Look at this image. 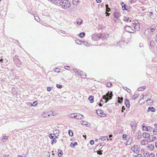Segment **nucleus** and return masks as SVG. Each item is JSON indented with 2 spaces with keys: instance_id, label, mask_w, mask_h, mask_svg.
Returning <instances> with one entry per match:
<instances>
[{
  "instance_id": "nucleus-1",
  "label": "nucleus",
  "mask_w": 157,
  "mask_h": 157,
  "mask_svg": "<svg viewBox=\"0 0 157 157\" xmlns=\"http://www.w3.org/2000/svg\"><path fill=\"white\" fill-rule=\"evenodd\" d=\"M60 6L64 9L69 8L71 6V3L68 0H62L59 2Z\"/></svg>"
},
{
  "instance_id": "nucleus-2",
  "label": "nucleus",
  "mask_w": 157,
  "mask_h": 157,
  "mask_svg": "<svg viewBox=\"0 0 157 157\" xmlns=\"http://www.w3.org/2000/svg\"><path fill=\"white\" fill-rule=\"evenodd\" d=\"M140 147L138 145H135L132 146L131 147V150L136 153H138L139 152Z\"/></svg>"
},
{
  "instance_id": "nucleus-3",
  "label": "nucleus",
  "mask_w": 157,
  "mask_h": 157,
  "mask_svg": "<svg viewBox=\"0 0 157 157\" xmlns=\"http://www.w3.org/2000/svg\"><path fill=\"white\" fill-rule=\"evenodd\" d=\"M14 61L17 67H19L21 64L22 63L19 58L15 57L14 58Z\"/></svg>"
},
{
  "instance_id": "nucleus-4",
  "label": "nucleus",
  "mask_w": 157,
  "mask_h": 157,
  "mask_svg": "<svg viewBox=\"0 0 157 157\" xmlns=\"http://www.w3.org/2000/svg\"><path fill=\"white\" fill-rule=\"evenodd\" d=\"M96 113L100 117H104L106 116V114L103 113V111L101 110L98 109L96 111Z\"/></svg>"
},
{
  "instance_id": "nucleus-5",
  "label": "nucleus",
  "mask_w": 157,
  "mask_h": 157,
  "mask_svg": "<svg viewBox=\"0 0 157 157\" xmlns=\"http://www.w3.org/2000/svg\"><path fill=\"white\" fill-rule=\"evenodd\" d=\"M83 115L79 113L76 114L75 116H74V118L77 119H83Z\"/></svg>"
},
{
  "instance_id": "nucleus-6",
  "label": "nucleus",
  "mask_w": 157,
  "mask_h": 157,
  "mask_svg": "<svg viewBox=\"0 0 157 157\" xmlns=\"http://www.w3.org/2000/svg\"><path fill=\"white\" fill-rule=\"evenodd\" d=\"M130 125L132 129V130L133 131H134L135 132V130L136 129L137 126L136 123L135 122H132L130 124Z\"/></svg>"
},
{
  "instance_id": "nucleus-7",
  "label": "nucleus",
  "mask_w": 157,
  "mask_h": 157,
  "mask_svg": "<svg viewBox=\"0 0 157 157\" xmlns=\"http://www.w3.org/2000/svg\"><path fill=\"white\" fill-rule=\"evenodd\" d=\"M105 95L107 98L110 100L112 99L113 95L112 92L109 93V91H108Z\"/></svg>"
},
{
  "instance_id": "nucleus-8",
  "label": "nucleus",
  "mask_w": 157,
  "mask_h": 157,
  "mask_svg": "<svg viewBox=\"0 0 157 157\" xmlns=\"http://www.w3.org/2000/svg\"><path fill=\"white\" fill-rule=\"evenodd\" d=\"M134 27V29L136 30H138L140 29V25L139 24L138 22H137V23H133Z\"/></svg>"
},
{
  "instance_id": "nucleus-9",
  "label": "nucleus",
  "mask_w": 157,
  "mask_h": 157,
  "mask_svg": "<svg viewBox=\"0 0 157 157\" xmlns=\"http://www.w3.org/2000/svg\"><path fill=\"white\" fill-rule=\"evenodd\" d=\"M143 136L144 138H147L150 137V134L147 132H144L143 134Z\"/></svg>"
},
{
  "instance_id": "nucleus-10",
  "label": "nucleus",
  "mask_w": 157,
  "mask_h": 157,
  "mask_svg": "<svg viewBox=\"0 0 157 157\" xmlns=\"http://www.w3.org/2000/svg\"><path fill=\"white\" fill-rule=\"evenodd\" d=\"M156 25H154L149 28L150 29L151 33H152L156 29Z\"/></svg>"
},
{
  "instance_id": "nucleus-11",
  "label": "nucleus",
  "mask_w": 157,
  "mask_h": 157,
  "mask_svg": "<svg viewBox=\"0 0 157 157\" xmlns=\"http://www.w3.org/2000/svg\"><path fill=\"white\" fill-rule=\"evenodd\" d=\"M79 75L81 76L82 78H85L86 77V75L85 73L82 71L79 72Z\"/></svg>"
},
{
  "instance_id": "nucleus-12",
  "label": "nucleus",
  "mask_w": 157,
  "mask_h": 157,
  "mask_svg": "<svg viewBox=\"0 0 157 157\" xmlns=\"http://www.w3.org/2000/svg\"><path fill=\"white\" fill-rule=\"evenodd\" d=\"M151 33L150 29H147L144 32L145 35L146 36H148V35L150 34Z\"/></svg>"
},
{
  "instance_id": "nucleus-13",
  "label": "nucleus",
  "mask_w": 157,
  "mask_h": 157,
  "mask_svg": "<svg viewBox=\"0 0 157 157\" xmlns=\"http://www.w3.org/2000/svg\"><path fill=\"white\" fill-rule=\"evenodd\" d=\"M155 111V109L152 107H150L147 109V111H151L152 112H154Z\"/></svg>"
},
{
  "instance_id": "nucleus-14",
  "label": "nucleus",
  "mask_w": 157,
  "mask_h": 157,
  "mask_svg": "<svg viewBox=\"0 0 157 157\" xmlns=\"http://www.w3.org/2000/svg\"><path fill=\"white\" fill-rule=\"evenodd\" d=\"M147 103L149 105H152L153 104V101L150 99H148L147 101Z\"/></svg>"
},
{
  "instance_id": "nucleus-15",
  "label": "nucleus",
  "mask_w": 157,
  "mask_h": 157,
  "mask_svg": "<svg viewBox=\"0 0 157 157\" xmlns=\"http://www.w3.org/2000/svg\"><path fill=\"white\" fill-rule=\"evenodd\" d=\"M142 128H143V130H145L146 131H148V126L147 127L144 124L142 125Z\"/></svg>"
},
{
  "instance_id": "nucleus-16",
  "label": "nucleus",
  "mask_w": 157,
  "mask_h": 157,
  "mask_svg": "<svg viewBox=\"0 0 157 157\" xmlns=\"http://www.w3.org/2000/svg\"><path fill=\"white\" fill-rule=\"evenodd\" d=\"M134 32H135V31L132 29L131 27L128 26V33H133Z\"/></svg>"
},
{
  "instance_id": "nucleus-17",
  "label": "nucleus",
  "mask_w": 157,
  "mask_h": 157,
  "mask_svg": "<svg viewBox=\"0 0 157 157\" xmlns=\"http://www.w3.org/2000/svg\"><path fill=\"white\" fill-rule=\"evenodd\" d=\"M88 99L90 101L91 103H92L94 102V97L92 96H90L88 98Z\"/></svg>"
},
{
  "instance_id": "nucleus-18",
  "label": "nucleus",
  "mask_w": 157,
  "mask_h": 157,
  "mask_svg": "<svg viewBox=\"0 0 157 157\" xmlns=\"http://www.w3.org/2000/svg\"><path fill=\"white\" fill-rule=\"evenodd\" d=\"M132 142V137L129 136L128 138V145L131 144Z\"/></svg>"
},
{
  "instance_id": "nucleus-19",
  "label": "nucleus",
  "mask_w": 157,
  "mask_h": 157,
  "mask_svg": "<svg viewBox=\"0 0 157 157\" xmlns=\"http://www.w3.org/2000/svg\"><path fill=\"white\" fill-rule=\"evenodd\" d=\"M73 71L74 72L76 73H77L78 75H79V70L76 68L73 69Z\"/></svg>"
},
{
  "instance_id": "nucleus-20",
  "label": "nucleus",
  "mask_w": 157,
  "mask_h": 157,
  "mask_svg": "<svg viewBox=\"0 0 157 157\" xmlns=\"http://www.w3.org/2000/svg\"><path fill=\"white\" fill-rule=\"evenodd\" d=\"M121 4L122 6V8H123V10H126V5L124 4V2H122L121 3Z\"/></svg>"
},
{
  "instance_id": "nucleus-21",
  "label": "nucleus",
  "mask_w": 157,
  "mask_h": 157,
  "mask_svg": "<svg viewBox=\"0 0 157 157\" xmlns=\"http://www.w3.org/2000/svg\"><path fill=\"white\" fill-rule=\"evenodd\" d=\"M103 99H105V103H106L107 102V101L109 100V99L107 98H106V96L105 95H103L102 96Z\"/></svg>"
},
{
  "instance_id": "nucleus-22",
  "label": "nucleus",
  "mask_w": 157,
  "mask_h": 157,
  "mask_svg": "<svg viewBox=\"0 0 157 157\" xmlns=\"http://www.w3.org/2000/svg\"><path fill=\"white\" fill-rule=\"evenodd\" d=\"M144 156L145 157H148L149 155V153L147 151H146L143 154Z\"/></svg>"
},
{
  "instance_id": "nucleus-23",
  "label": "nucleus",
  "mask_w": 157,
  "mask_h": 157,
  "mask_svg": "<svg viewBox=\"0 0 157 157\" xmlns=\"http://www.w3.org/2000/svg\"><path fill=\"white\" fill-rule=\"evenodd\" d=\"M78 35L79 36H80L81 38H83L85 36V33H79Z\"/></svg>"
},
{
  "instance_id": "nucleus-24",
  "label": "nucleus",
  "mask_w": 157,
  "mask_h": 157,
  "mask_svg": "<svg viewBox=\"0 0 157 157\" xmlns=\"http://www.w3.org/2000/svg\"><path fill=\"white\" fill-rule=\"evenodd\" d=\"M77 145V143L75 142L74 144H73L72 143L70 144L71 147L72 148H74L75 146Z\"/></svg>"
},
{
  "instance_id": "nucleus-25",
  "label": "nucleus",
  "mask_w": 157,
  "mask_h": 157,
  "mask_svg": "<svg viewBox=\"0 0 157 157\" xmlns=\"http://www.w3.org/2000/svg\"><path fill=\"white\" fill-rule=\"evenodd\" d=\"M76 114L75 113H72L70 114H69L68 115V116L69 117H70L72 118H74V116H75V115Z\"/></svg>"
},
{
  "instance_id": "nucleus-26",
  "label": "nucleus",
  "mask_w": 157,
  "mask_h": 157,
  "mask_svg": "<svg viewBox=\"0 0 157 157\" xmlns=\"http://www.w3.org/2000/svg\"><path fill=\"white\" fill-rule=\"evenodd\" d=\"M123 100V97L120 98L119 97H118V101L119 103H121V102Z\"/></svg>"
},
{
  "instance_id": "nucleus-27",
  "label": "nucleus",
  "mask_w": 157,
  "mask_h": 157,
  "mask_svg": "<svg viewBox=\"0 0 157 157\" xmlns=\"http://www.w3.org/2000/svg\"><path fill=\"white\" fill-rule=\"evenodd\" d=\"M56 142H57L56 140L55 139V138H54L53 140H52V141H51V144L52 145H53L54 144L56 143Z\"/></svg>"
},
{
  "instance_id": "nucleus-28",
  "label": "nucleus",
  "mask_w": 157,
  "mask_h": 157,
  "mask_svg": "<svg viewBox=\"0 0 157 157\" xmlns=\"http://www.w3.org/2000/svg\"><path fill=\"white\" fill-rule=\"evenodd\" d=\"M145 141H146V140H141L140 141V143L141 144H142V145H146V144L145 143Z\"/></svg>"
},
{
  "instance_id": "nucleus-29",
  "label": "nucleus",
  "mask_w": 157,
  "mask_h": 157,
  "mask_svg": "<svg viewBox=\"0 0 157 157\" xmlns=\"http://www.w3.org/2000/svg\"><path fill=\"white\" fill-rule=\"evenodd\" d=\"M50 1L54 3H57L60 0H49Z\"/></svg>"
},
{
  "instance_id": "nucleus-30",
  "label": "nucleus",
  "mask_w": 157,
  "mask_h": 157,
  "mask_svg": "<svg viewBox=\"0 0 157 157\" xmlns=\"http://www.w3.org/2000/svg\"><path fill=\"white\" fill-rule=\"evenodd\" d=\"M58 155L59 157H60L62 155V152L60 150H59L58 152Z\"/></svg>"
},
{
  "instance_id": "nucleus-31",
  "label": "nucleus",
  "mask_w": 157,
  "mask_h": 157,
  "mask_svg": "<svg viewBox=\"0 0 157 157\" xmlns=\"http://www.w3.org/2000/svg\"><path fill=\"white\" fill-rule=\"evenodd\" d=\"M146 88V86H142L141 87H140L138 88V90L139 91L142 90V89L144 90Z\"/></svg>"
},
{
  "instance_id": "nucleus-32",
  "label": "nucleus",
  "mask_w": 157,
  "mask_h": 157,
  "mask_svg": "<svg viewBox=\"0 0 157 157\" xmlns=\"http://www.w3.org/2000/svg\"><path fill=\"white\" fill-rule=\"evenodd\" d=\"M68 133L70 136H73V132L71 130H69L68 131Z\"/></svg>"
},
{
  "instance_id": "nucleus-33",
  "label": "nucleus",
  "mask_w": 157,
  "mask_h": 157,
  "mask_svg": "<svg viewBox=\"0 0 157 157\" xmlns=\"http://www.w3.org/2000/svg\"><path fill=\"white\" fill-rule=\"evenodd\" d=\"M139 96V94H136L134 95L133 97L132 98L133 99H135L136 98H137Z\"/></svg>"
},
{
  "instance_id": "nucleus-34",
  "label": "nucleus",
  "mask_w": 157,
  "mask_h": 157,
  "mask_svg": "<svg viewBox=\"0 0 157 157\" xmlns=\"http://www.w3.org/2000/svg\"><path fill=\"white\" fill-rule=\"evenodd\" d=\"M155 42H154L152 40L150 41V46H151V47L153 46V45H154Z\"/></svg>"
},
{
  "instance_id": "nucleus-35",
  "label": "nucleus",
  "mask_w": 157,
  "mask_h": 157,
  "mask_svg": "<svg viewBox=\"0 0 157 157\" xmlns=\"http://www.w3.org/2000/svg\"><path fill=\"white\" fill-rule=\"evenodd\" d=\"M153 132L154 134H156L157 133V129H154L153 130Z\"/></svg>"
},
{
  "instance_id": "nucleus-36",
  "label": "nucleus",
  "mask_w": 157,
  "mask_h": 157,
  "mask_svg": "<svg viewBox=\"0 0 157 157\" xmlns=\"http://www.w3.org/2000/svg\"><path fill=\"white\" fill-rule=\"evenodd\" d=\"M37 101H34L33 102V104H31V106H36L37 104Z\"/></svg>"
},
{
  "instance_id": "nucleus-37",
  "label": "nucleus",
  "mask_w": 157,
  "mask_h": 157,
  "mask_svg": "<svg viewBox=\"0 0 157 157\" xmlns=\"http://www.w3.org/2000/svg\"><path fill=\"white\" fill-rule=\"evenodd\" d=\"M108 5H105V6L106 8V11H107V12H109V11L110 10V9L108 7Z\"/></svg>"
},
{
  "instance_id": "nucleus-38",
  "label": "nucleus",
  "mask_w": 157,
  "mask_h": 157,
  "mask_svg": "<svg viewBox=\"0 0 157 157\" xmlns=\"http://www.w3.org/2000/svg\"><path fill=\"white\" fill-rule=\"evenodd\" d=\"M82 124L83 125H87L88 124H87L88 123H87V122L86 121H82Z\"/></svg>"
},
{
  "instance_id": "nucleus-39",
  "label": "nucleus",
  "mask_w": 157,
  "mask_h": 157,
  "mask_svg": "<svg viewBox=\"0 0 157 157\" xmlns=\"http://www.w3.org/2000/svg\"><path fill=\"white\" fill-rule=\"evenodd\" d=\"M127 136L126 134H124L122 136V139L123 140H126V137Z\"/></svg>"
},
{
  "instance_id": "nucleus-40",
  "label": "nucleus",
  "mask_w": 157,
  "mask_h": 157,
  "mask_svg": "<svg viewBox=\"0 0 157 157\" xmlns=\"http://www.w3.org/2000/svg\"><path fill=\"white\" fill-rule=\"evenodd\" d=\"M148 129L147 132H151L152 130V128L150 126H148Z\"/></svg>"
},
{
  "instance_id": "nucleus-41",
  "label": "nucleus",
  "mask_w": 157,
  "mask_h": 157,
  "mask_svg": "<svg viewBox=\"0 0 157 157\" xmlns=\"http://www.w3.org/2000/svg\"><path fill=\"white\" fill-rule=\"evenodd\" d=\"M8 138V136H4L2 138V140L3 141H4V140L7 139Z\"/></svg>"
},
{
  "instance_id": "nucleus-42",
  "label": "nucleus",
  "mask_w": 157,
  "mask_h": 157,
  "mask_svg": "<svg viewBox=\"0 0 157 157\" xmlns=\"http://www.w3.org/2000/svg\"><path fill=\"white\" fill-rule=\"evenodd\" d=\"M152 138L151 139V141H153L155 140L156 139V136H152Z\"/></svg>"
},
{
  "instance_id": "nucleus-43",
  "label": "nucleus",
  "mask_w": 157,
  "mask_h": 157,
  "mask_svg": "<svg viewBox=\"0 0 157 157\" xmlns=\"http://www.w3.org/2000/svg\"><path fill=\"white\" fill-rule=\"evenodd\" d=\"M59 69L58 68H56L55 69V71L56 72L59 73Z\"/></svg>"
},
{
  "instance_id": "nucleus-44",
  "label": "nucleus",
  "mask_w": 157,
  "mask_h": 157,
  "mask_svg": "<svg viewBox=\"0 0 157 157\" xmlns=\"http://www.w3.org/2000/svg\"><path fill=\"white\" fill-rule=\"evenodd\" d=\"M55 136V134H53V135H52V134H51L49 136V137L52 139H53V138Z\"/></svg>"
},
{
  "instance_id": "nucleus-45",
  "label": "nucleus",
  "mask_w": 157,
  "mask_h": 157,
  "mask_svg": "<svg viewBox=\"0 0 157 157\" xmlns=\"http://www.w3.org/2000/svg\"><path fill=\"white\" fill-rule=\"evenodd\" d=\"M102 151H97V152L98 154L101 155L102 154Z\"/></svg>"
},
{
  "instance_id": "nucleus-46",
  "label": "nucleus",
  "mask_w": 157,
  "mask_h": 157,
  "mask_svg": "<svg viewBox=\"0 0 157 157\" xmlns=\"http://www.w3.org/2000/svg\"><path fill=\"white\" fill-rule=\"evenodd\" d=\"M56 87L59 88H61L62 87V86L61 85H60L58 84H56Z\"/></svg>"
},
{
  "instance_id": "nucleus-47",
  "label": "nucleus",
  "mask_w": 157,
  "mask_h": 157,
  "mask_svg": "<svg viewBox=\"0 0 157 157\" xmlns=\"http://www.w3.org/2000/svg\"><path fill=\"white\" fill-rule=\"evenodd\" d=\"M112 83L110 82H108L107 84V86L109 87H110L112 86Z\"/></svg>"
},
{
  "instance_id": "nucleus-48",
  "label": "nucleus",
  "mask_w": 157,
  "mask_h": 157,
  "mask_svg": "<svg viewBox=\"0 0 157 157\" xmlns=\"http://www.w3.org/2000/svg\"><path fill=\"white\" fill-rule=\"evenodd\" d=\"M135 157H143L142 155L140 154H138L137 155H135Z\"/></svg>"
},
{
  "instance_id": "nucleus-49",
  "label": "nucleus",
  "mask_w": 157,
  "mask_h": 157,
  "mask_svg": "<svg viewBox=\"0 0 157 157\" xmlns=\"http://www.w3.org/2000/svg\"><path fill=\"white\" fill-rule=\"evenodd\" d=\"M90 144L91 145H93L94 144V141L93 140H91L90 141Z\"/></svg>"
},
{
  "instance_id": "nucleus-50",
  "label": "nucleus",
  "mask_w": 157,
  "mask_h": 157,
  "mask_svg": "<svg viewBox=\"0 0 157 157\" xmlns=\"http://www.w3.org/2000/svg\"><path fill=\"white\" fill-rule=\"evenodd\" d=\"M80 21H78L77 23V24L78 25H80L82 23V20H80Z\"/></svg>"
},
{
  "instance_id": "nucleus-51",
  "label": "nucleus",
  "mask_w": 157,
  "mask_h": 157,
  "mask_svg": "<svg viewBox=\"0 0 157 157\" xmlns=\"http://www.w3.org/2000/svg\"><path fill=\"white\" fill-rule=\"evenodd\" d=\"M149 157H154L155 156L154 154H149Z\"/></svg>"
},
{
  "instance_id": "nucleus-52",
  "label": "nucleus",
  "mask_w": 157,
  "mask_h": 157,
  "mask_svg": "<svg viewBox=\"0 0 157 157\" xmlns=\"http://www.w3.org/2000/svg\"><path fill=\"white\" fill-rule=\"evenodd\" d=\"M146 151H145L144 149H142L141 150V152L142 153L144 154Z\"/></svg>"
},
{
  "instance_id": "nucleus-53",
  "label": "nucleus",
  "mask_w": 157,
  "mask_h": 157,
  "mask_svg": "<svg viewBox=\"0 0 157 157\" xmlns=\"http://www.w3.org/2000/svg\"><path fill=\"white\" fill-rule=\"evenodd\" d=\"M100 38H101L100 36L98 35V36H97V38H96V40H98Z\"/></svg>"
},
{
  "instance_id": "nucleus-54",
  "label": "nucleus",
  "mask_w": 157,
  "mask_h": 157,
  "mask_svg": "<svg viewBox=\"0 0 157 157\" xmlns=\"http://www.w3.org/2000/svg\"><path fill=\"white\" fill-rule=\"evenodd\" d=\"M47 90L48 91H49L51 90V88L50 87H48L47 88Z\"/></svg>"
},
{
  "instance_id": "nucleus-55",
  "label": "nucleus",
  "mask_w": 157,
  "mask_h": 157,
  "mask_svg": "<svg viewBox=\"0 0 157 157\" xmlns=\"http://www.w3.org/2000/svg\"><path fill=\"white\" fill-rule=\"evenodd\" d=\"M125 108L124 106H123L122 107V110H121V111L122 112H123L124 111V110H125Z\"/></svg>"
},
{
  "instance_id": "nucleus-56",
  "label": "nucleus",
  "mask_w": 157,
  "mask_h": 157,
  "mask_svg": "<svg viewBox=\"0 0 157 157\" xmlns=\"http://www.w3.org/2000/svg\"><path fill=\"white\" fill-rule=\"evenodd\" d=\"M79 42H81L79 40H76V43L78 44H80L81 43H79Z\"/></svg>"
},
{
  "instance_id": "nucleus-57",
  "label": "nucleus",
  "mask_w": 157,
  "mask_h": 157,
  "mask_svg": "<svg viewBox=\"0 0 157 157\" xmlns=\"http://www.w3.org/2000/svg\"><path fill=\"white\" fill-rule=\"evenodd\" d=\"M150 147L151 148V149H153L154 148V146L153 145H151Z\"/></svg>"
},
{
  "instance_id": "nucleus-58",
  "label": "nucleus",
  "mask_w": 157,
  "mask_h": 157,
  "mask_svg": "<svg viewBox=\"0 0 157 157\" xmlns=\"http://www.w3.org/2000/svg\"><path fill=\"white\" fill-rule=\"evenodd\" d=\"M153 15V13L152 12H150L149 14V16L151 17Z\"/></svg>"
},
{
  "instance_id": "nucleus-59",
  "label": "nucleus",
  "mask_w": 157,
  "mask_h": 157,
  "mask_svg": "<svg viewBox=\"0 0 157 157\" xmlns=\"http://www.w3.org/2000/svg\"><path fill=\"white\" fill-rule=\"evenodd\" d=\"M103 137H100V138L99 139V140H105V139L103 140Z\"/></svg>"
},
{
  "instance_id": "nucleus-60",
  "label": "nucleus",
  "mask_w": 157,
  "mask_h": 157,
  "mask_svg": "<svg viewBox=\"0 0 157 157\" xmlns=\"http://www.w3.org/2000/svg\"><path fill=\"white\" fill-rule=\"evenodd\" d=\"M126 102H128V99H126L125 101V103L126 104V106L127 107L128 104L126 103Z\"/></svg>"
},
{
  "instance_id": "nucleus-61",
  "label": "nucleus",
  "mask_w": 157,
  "mask_h": 157,
  "mask_svg": "<svg viewBox=\"0 0 157 157\" xmlns=\"http://www.w3.org/2000/svg\"><path fill=\"white\" fill-rule=\"evenodd\" d=\"M54 132L55 133H58L59 132V131L58 130H56L54 131Z\"/></svg>"
},
{
  "instance_id": "nucleus-62",
  "label": "nucleus",
  "mask_w": 157,
  "mask_h": 157,
  "mask_svg": "<svg viewBox=\"0 0 157 157\" xmlns=\"http://www.w3.org/2000/svg\"><path fill=\"white\" fill-rule=\"evenodd\" d=\"M155 147L157 148V141H156L155 144Z\"/></svg>"
},
{
  "instance_id": "nucleus-63",
  "label": "nucleus",
  "mask_w": 157,
  "mask_h": 157,
  "mask_svg": "<svg viewBox=\"0 0 157 157\" xmlns=\"http://www.w3.org/2000/svg\"><path fill=\"white\" fill-rule=\"evenodd\" d=\"M97 3H100L101 2V0H96Z\"/></svg>"
},
{
  "instance_id": "nucleus-64",
  "label": "nucleus",
  "mask_w": 157,
  "mask_h": 157,
  "mask_svg": "<svg viewBox=\"0 0 157 157\" xmlns=\"http://www.w3.org/2000/svg\"><path fill=\"white\" fill-rule=\"evenodd\" d=\"M154 125L155 128H157V124H154Z\"/></svg>"
}]
</instances>
